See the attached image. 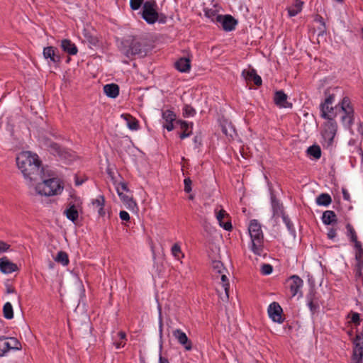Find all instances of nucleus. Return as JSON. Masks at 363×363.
I'll list each match as a JSON object with an SVG mask.
<instances>
[{
  "label": "nucleus",
  "instance_id": "f257e3e1",
  "mask_svg": "<svg viewBox=\"0 0 363 363\" xmlns=\"http://www.w3.org/2000/svg\"><path fill=\"white\" fill-rule=\"evenodd\" d=\"M16 163L23 177L31 181L37 182L38 178H43L45 172L41 167V162L36 154L29 151L21 152L16 157Z\"/></svg>",
  "mask_w": 363,
  "mask_h": 363
},
{
  "label": "nucleus",
  "instance_id": "f03ea898",
  "mask_svg": "<svg viewBox=\"0 0 363 363\" xmlns=\"http://www.w3.org/2000/svg\"><path fill=\"white\" fill-rule=\"evenodd\" d=\"M42 175L43 178H38V180H42V182L38 183L35 186V191L38 194L50 196L62 193L64 186L59 179L54 177L47 179L45 172Z\"/></svg>",
  "mask_w": 363,
  "mask_h": 363
},
{
  "label": "nucleus",
  "instance_id": "7ed1b4c3",
  "mask_svg": "<svg viewBox=\"0 0 363 363\" xmlns=\"http://www.w3.org/2000/svg\"><path fill=\"white\" fill-rule=\"evenodd\" d=\"M248 232L251 238V250L257 255H262L263 253V233L261 225L257 220L250 221Z\"/></svg>",
  "mask_w": 363,
  "mask_h": 363
},
{
  "label": "nucleus",
  "instance_id": "20e7f679",
  "mask_svg": "<svg viewBox=\"0 0 363 363\" xmlns=\"http://www.w3.org/2000/svg\"><path fill=\"white\" fill-rule=\"evenodd\" d=\"M121 50L128 57L136 55H145L147 52L142 40L136 37L124 40L122 43Z\"/></svg>",
  "mask_w": 363,
  "mask_h": 363
},
{
  "label": "nucleus",
  "instance_id": "39448f33",
  "mask_svg": "<svg viewBox=\"0 0 363 363\" xmlns=\"http://www.w3.org/2000/svg\"><path fill=\"white\" fill-rule=\"evenodd\" d=\"M156 8L155 0L147 1L143 4L142 17L149 24H153L158 20L159 13Z\"/></svg>",
  "mask_w": 363,
  "mask_h": 363
},
{
  "label": "nucleus",
  "instance_id": "423d86ee",
  "mask_svg": "<svg viewBox=\"0 0 363 363\" xmlns=\"http://www.w3.org/2000/svg\"><path fill=\"white\" fill-rule=\"evenodd\" d=\"M21 349L20 342L15 337H0V357L5 355L10 350Z\"/></svg>",
  "mask_w": 363,
  "mask_h": 363
},
{
  "label": "nucleus",
  "instance_id": "0eeeda50",
  "mask_svg": "<svg viewBox=\"0 0 363 363\" xmlns=\"http://www.w3.org/2000/svg\"><path fill=\"white\" fill-rule=\"evenodd\" d=\"M73 201H69L67 203V208L64 211V214L66 217L74 223L78 220L79 218V212L78 208L80 207L82 203L80 199L79 198H73Z\"/></svg>",
  "mask_w": 363,
  "mask_h": 363
},
{
  "label": "nucleus",
  "instance_id": "6e6552de",
  "mask_svg": "<svg viewBox=\"0 0 363 363\" xmlns=\"http://www.w3.org/2000/svg\"><path fill=\"white\" fill-rule=\"evenodd\" d=\"M353 343L354 347L352 363H363V335L362 333L357 334Z\"/></svg>",
  "mask_w": 363,
  "mask_h": 363
},
{
  "label": "nucleus",
  "instance_id": "1a4fd4ad",
  "mask_svg": "<svg viewBox=\"0 0 363 363\" xmlns=\"http://www.w3.org/2000/svg\"><path fill=\"white\" fill-rule=\"evenodd\" d=\"M328 121L323 125L322 135L325 140L331 144L337 132V125L334 120L327 119Z\"/></svg>",
  "mask_w": 363,
  "mask_h": 363
},
{
  "label": "nucleus",
  "instance_id": "9d476101",
  "mask_svg": "<svg viewBox=\"0 0 363 363\" xmlns=\"http://www.w3.org/2000/svg\"><path fill=\"white\" fill-rule=\"evenodd\" d=\"M216 23L225 31H231L235 28L237 21L230 15H218L216 16Z\"/></svg>",
  "mask_w": 363,
  "mask_h": 363
},
{
  "label": "nucleus",
  "instance_id": "9b49d317",
  "mask_svg": "<svg viewBox=\"0 0 363 363\" xmlns=\"http://www.w3.org/2000/svg\"><path fill=\"white\" fill-rule=\"evenodd\" d=\"M267 312L269 318L274 321L279 323H282L284 318L282 316L283 310L280 305L277 302H273L269 304Z\"/></svg>",
  "mask_w": 363,
  "mask_h": 363
},
{
  "label": "nucleus",
  "instance_id": "f8f14e48",
  "mask_svg": "<svg viewBox=\"0 0 363 363\" xmlns=\"http://www.w3.org/2000/svg\"><path fill=\"white\" fill-rule=\"evenodd\" d=\"M289 289L291 296L294 297L298 295L302 297L301 289L303 286V281L297 275H293L289 278Z\"/></svg>",
  "mask_w": 363,
  "mask_h": 363
},
{
  "label": "nucleus",
  "instance_id": "ddd939ff",
  "mask_svg": "<svg viewBox=\"0 0 363 363\" xmlns=\"http://www.w3.org/2000/svg\"><path fill=\"white\" fill-rule=\"evenodd\" d=\"M341 110L344 112L345 115L342 116L343 123L350 125L353 121V108L350 106V99L347 97L343 98L341 103Z\"/></svg>",
  "mask_w": 363,
  "mask_h": 363
},
{
  "label": "nucleus",
  "instance_id": "4468645a",
  "mask_svg": "<svg viewBox=\"0 0 363 363\" xmlns=\"http://www.w3.org/2000/svg\"><path fill=\"white\" fill-rule=\"evenodd\" d=\"M172 335L177 340V342L184 347L186 351H190L192 349V342L188 338L186 333L181 329H175L172 331Z\"/></svg>",
  "mask_w": 363,
  "mask_h": 363
},
{
  "label": "nucleus",
  "instance_id": "2eb2a0df",
  "mask_svg": "<svg viewBox=\"0 0 363 363\" xmlns=\"http://www.w3.org/2000/svg\"><path fill=\"white\" fill-rule=\"evenodd\" d=\"M216 218L219 225L226 230H230L233 228L231 222L228 219V214L223 209L215 210Z\"/></svg>",
  "mask_w": 363,
  "mask_h": 363
},
{
  "label": "nucleus",
  "instance_id": "dca6fc26",
  "mask_svg": "<svg viewBox=\"0 0 363 363\" xmlns=\"http://www.w3.org/2000/svg\"><path fill=\"white\" fill-rule=\"evenodd\" d=\"M0 271L3 274H11L18 271L16 264L11 262L7 257L0 258Z\"/></svg>",
  "mask_w": 363,
  "mask_h": 363
},
{
  "label": "nucleus",
  "instance_id": "f3484780",
  "mask_svg": "<svg viewBox=\"0 0 363 363\" xmlns=\"http://www.w3.org/2000/svg\"><path fill=\"white\" fill-rule=\"evenodd\" d=\"M287 95L284 91H277L274 93V101L279 108H291L292 104L287 101Z\"/></svg>",
  "mask_w": 363,
  "mask_h": 363
},
{
  "label": "nucleus",
  "instance_id": "a211bd4d",
  "mask_svg": "<svg viewBox=\"0 0 363 363\" xmlns=\"http://www.w3.org/2000/svg\"><path fill=\"white\" fill-rule=\"evenodd\" d=\"M220 277L221 283H220V289H218V292L220 294V291H224L225 294L223 296L222 294H219L220 298L223 301H228L229 298V282L227 276L225 275V272H223L222 274H219L217 275V278Z\"/></svg>",
  "mask_w": 363,
  "mask_h": 363
},
{
  "label": "nucleus",
  "instance_id": "6ab92c4d",
  "mask_svg": "<svg viewBox=\"0 0 363 363\" xmlns=\"http://www.w3.org/2000/svg\"><path fill=\"white\" fill-rule=\"evenodd\" d=\"M242 76L245 78L247 82H254V84L257 86H260L262 84V79L257 74L255 69H244L242 72Z\"/></svg>",
  "mask_w": 363,
  "mask_h": 363
},
{
  "label": "nucleus",
  "instance_id": "aec40b11",
  "mask_svg": "<svg viewBox=\"0 0 363 363\" xmlns=\"http://www.w3.org/2000/svg\"><path fill=\"white\" fill-rule=\"evenodd\" d=\"M43 57L45 59H50L51 62L54 63H58L60 62V56L57 53V49L52 46H48L43 49Z\"/></svg>",
  "mask_w": 363,
  "mask_h": 363
},
{
  "label": "nucleus",
  "instance_id": "412c9836",
  "mask_svg": "<svg viewBox=\"0 0 363 363\" xmlns=\"http://www.w3.org/2000/svg\"><path fill=\"white\" fill-rule=\"evenodd\" d=\"M162 118L166 122V123L163 125V127L168 131H172L174 128L173 122L176 120L175 113L171 110L163 111Z\"/></svg>",
  "mask_w": 363,
  "mask_h": 363
},
{
  "label": "nucleus",
  "instance_id": "4be33fe9",
  "mask_svg": "<svg viewBox=\"0 0 363 363\" xmlns=\"http://www.w3.org/2000/svg\"><path fill=\"white\" fill-rule=\"evenodd\" d=\"M174 67L180 72H189L191 69V60L181 57L174 63Z\"/></svg>",
  "mask_w": 363,
  "mask_h": 363
},
{
  "label": "nucleus",
  "instance_id": "5701e85b",
  "mask_svg": "<svg viewBox=\"0 0 363 363\" xmlns=\"http://www.w3.org/2000/svg\"><path fill=\"white\" fill-rule=\"evenodd\" d=\"M61 48L64 52L71 55H75L78 52L75 44L68 39H64L61 41Z\"/></svg>",
  "mask_w": 363,
  "mask_h": 363
},
{
  "label": "nucleus",
  "instance_id": "b1692460",
  "mask_svg": "<svg viewBox=\"0 0 363 363\" xmlns=\"http://www.w3.org/2000/svg\"><path fill=\"white\" fill-rule=\"evenodd\" d=\"M104 91L110 98L115 99L119 94V86L116 84H108L104 86Z\"/></svg>",
  "mask_w": 363,
  "mask_h": 363
},
{
  "label": "nucleus",
  "instance_id": "393cba45",
  "mask_svg": "<svg viewBox=\"0 0 363 363\" xmlns=\"http://www.w3.org/2000/svg\"><path fill=\"white\" fill-rule=\"evenodd\" d=\"M272 207L273 210V217H279L284 214V206L282 203H281L275 196H272Z\"/></svg>",
  "mask_w": 363,
  "mask_h": 363
},
{
  "label": "nucleus",
  "instance_id": "a878e982",
  "mask_svg": "<svg viewBox=\"0 0 363 363\" xmlns=\"http://www.w3.org/2000/svg\"><path fill=\"white\" fill-rule=\"evenodd\" d=\"M176 123L179 124L180 128L182 130V133L179 135L181 139H184L191 135L192 123H188L186 121L180 120L177 121Z\"/></svg>",
  "mask_w": 363,
  "mask_h": 363
},
{
  "label": "nucleus",
  "instance_id": "bb28decb",
  "mask_svg": "<svg viewBox=\"0 0 363 363\" xmlns=\"http://www.w3.org/2000/svg\"><path fill=\"white\" fill-rule=\"evenodd\" d=\"M121 118H123L127 123V126L132 130H137L139 129L138 121L128 113H123L121 115Z\"/></svg>",
  "mask_w": 363,
  "mask_h": 363
},
{
  "label": "nucleus",
  "instance_id": "cd10ccee",
  "mask_svg": "<svg viewBox=\"0 0 363 363\" xmlns=\"http://www.w3.org/2000/svg\"><path fill=\"white\" fill-rule=\"evenodd\" d=\"M322 220L323 223L325 225H333L336 223L337 221V216L333 211L328 210L323 212Z\"/></svg>",
  "mask_w": 363,
  "mask_h": 363
},
{
  "label": "nucleus",
  "instance_id": "c85d7f7f",
  "mask_svg": "<svg viewBox=\"0 0 363 363\" xmlns=\"http://www.w3.org/2000/svg\"><path fill=\"white\" fill-rule=\"evenodd\" d=\"M346 229L347 230V235L350 238V241L354 244V247L359 248L362 243L357 240V233L352 225L350 223H347L346 225Z\"/></svg>",
  "mask_w": 363,
  "mask_h": 363
},
{
  "label": "nucleus",
  "instance_id": "c756f323",
  "mask_svg": "<svg viewBox=\"0 0 363 363\" xmlns=\"http://www.w3.org/2000/svg\"><path fill=\"white\" fill-rule=\"evenodd\" d=\"M303 2L301 0H295L294 3L287 10L289 16H295L302 10Z\"/></svg>",
  "mask_w": 363,
  "mask_h": 363
},
{
  "label": "nucleus",
  "instance_id": "7c9ffc66",
  "mask_svg": "<svg viewBox=\"0 0 363 363\" xmlns=\"http://www.w3.org/2000/svg\"><path fill=\"white\" fill-rule=\"evenodd\" d=\"M332 202L331 196L326 193L320 194L317 198H316V203L318 206H329Z\"/></svg>",
  "mask_w": 363,
  "mask_h": 363
},
{
  "label": "nucleus",
  "instance_id": "2f4dec72",
  "mask_svg": "<svg viewBox=\"0 0 363 363\" xmlns=\"http://www.w3.org/2000/svg\"><path fill=\"white\" fill-rule=\"evenodd\" d=\"M45 145L47 147L48 150L53 155H60L61 147L60 146L52 141L45 140Z\"/></svg>",
  "mask_w": 363,
  "mask_h": 363
},
{
  "label": "nucleus",
  "instance_id": "473e14b6",
  "mask_svg": "<svg viewBox=\"0 0 363 363\" xmlns=\"http://www.w3.org/2000/svg\"><path fill=\"white\" fill-rule=\"evenodd\" d=\"M321 111V116L325 119H330L334 120V118L336 116V113L334 111V108L332 105L328 106V110H324L323 108H320Z\"/></svg>",
  "mask_w": 363,
  "mask_h": 363
},
{
  "label": "nucleus",
  "instance_id": "72a5a7b5",
  "mask_svg": "<svg viewBox=\"0 0 363 363\" xmlns=\"http://www.w3.org/2000/svg\"><path fill=\"white\" fill-rule=\"evenodd\" d=\"M55 260L63 266H67L69 262L68 255L64 251L58 252Z\"/></svg>",
  "mask_w": 363,
  "mask_h": 363
},
{
  "label": "nucleus",
  "instance_id": "f704fd0d",
  "mask_svg": "<svg viewBox=\"0 0 363 363\" xmlns=\"http://www.w3.org/2000/svg\"><path fill=\"white\" fill-rule=\"evenodd\" d=\"M117 191L121 199L125 204L128 205L129 207H133L136 205L135 202L131 197L124 194L123 192L121 191L119 187L117 188Z\"/></svg>",
  "mask_w": 363,
  "mask_h": 363
},
{
  "label": "nucleus",
  "instance_id": "c9c22d12",
  "mask_svg": "<svg viewBox=\"0 0 363 363\" xmlns=\"http://www.w3.org/2000/svg\"><path fill=\"white\" fill-rule=\"evenodd\" d=\"M307 153L316 160H318L321 157V150L318 145H312L309 147L307 150Z\"/></svg>",
  "mask_w": 363,
  "mask_h": 363
},
{
  "label": "nucleus",
  "instance_id": "e433bc0d",
  "mask_svg": "<svg viewBox=\"0 0 363 363\" xmlns=\"http://www.w3.org/2000/svg\"><path fill=\"white\" fill-rule=\"evenodd\" d=\"M4 316L6 319H11L13 317V307L11 303L7 302L3 308Z\"/></svg>",
  "mask_w": 363,
  "mask_h": 363
},
{
  "label": "nucleus",
  "instance_id": "4c0bfd02",
  "mask_svg": "<svg viewBox=\"0 0 363 363\" xmlns=\"http://www.w3.org/2000/svg\"><path fill=\"white\" fill-rule=\"evenodd\" d=\"M118 336L120 340L118 341L116 340L113 344H114V345L116 346V347L117 349H120V348L123 347L125 346V345L126 334L123 331H120L118 333Z\"/></svg>",
  "mask_w": 363,
  "mask_h": 363
},
{
  "label": "nucleus",
  "instance_id": "58836bf2",
  "mask_svg": "<svg viewBox=\"0 0 363 363\" xmlns=\"http://www.w3.org/2000/svg\"><path fill=\"white\" fill-rule=\"evenodd\" d=\"M314 296L315 295L313 292L310 293L307 296L308 306L313 313L315 312L318 308V304L317 302H315Z\"/></svg>",
  "mask_w": 363,
  "mask_h": 363
},
{
  "label": "nucleus",
  "instance_id": "ea45409f",
  "mask_svg": "<svg viewBox=\"0 0 363 363\" xmlns=\"http://www.w3.org/2000/svg\"><path fill=\"white\" fill-rule=\"evenodd\" d=\"M212 267L215 273V276H216V274L218 275L219 274H222L223 272H225L226 271L225 267H223V263L220 261H213L212 262Z\"/></svg>",
  "mask_w": 363,
  "mask_h": 363
},
{
  "label": "nucleus",
  "instance_id": "a19ab883",
  "mask_svg": "<svg viewBox=\"0 0 363 363\" xmlns=\"http://www.w3.org/2000/svg\"><path fill=\"white\" fill-rule=\"evenodd\" d=\"M172 255L177 259H180L184 257V254L182 252L181 247L178 243H175L171 249Z\"/></svg>",
  "mask_w": 363,
  "mask_h": 363
},
{
  "label": "nucleus",
  "instance_id": "79ce46f5",
  "mask_svg": "<svg viewBox=\"0 0 363 363\" xmlns=\"http://www.w3.org/2000/svg\"><path fill=\"white\" fill-rule=\"evenodd\" d=\"M357 252H356V259L357 261V266H359V271L362 270L363 267V249L362 245L359 248H356Z\"/></svg>",
  "mask_w": 363,
  "mask_h": 363
},
{
  "label": "nucleus",
  "instance_id": "37998d69",
  "mask_svg": "<svg viewBox=\"0 0 363 363\" xmlns=\"http://www.w3.org/2000/svg\"><path fill=\"white\" fill-rule=\"evenodd\" d=\"M334 98L335 96L333 94H329L325 99V101L320 104V108H323L324 110H328V106L333 104L334 101Z\"/></svg>",
  "mask_w": 363,
  "mask_h": 363
},
{
  "label": "nucleus",
  "instance_id": "c03bdc74",
  "mask_svg": "<svg viewBox=\"0 0 363 363\" xmlns=\"http://www.w3.org/2000/svg\"><path fill=\"white\" fill-rule=\"evenodd\" d=\"M92 205L96 208H101L104 206L105 199L104 196H99L96 199L92 200Z\"/></svg>",
  "mask_w": 363,
  "mask_h": 363
},
{
  "label": "nucleus",
  "instance_id": "a18cd8bd",
  "mask_svg": "<svg viewBox=\"0 0 363 363\" xmlns=\"http://www.w3.org/2000/svg\"><path fill=\"white\" fill-rule=\"evenodd\" d=\"M183 111L185 117L193 116L196 113L195 109L190 105H185Z\"/></svg>",
  "mask_w": 363,
  "mask_h": 363
},
{
  "label": "nucleus",
  "instance_id": "49530a36",
  "mask_svg": "<svg viewBox=\"0 0 363 363\" xmlns=\"http://www.w3.org/2000/svg\"><path fill=\"white\" fill-rule=\"evenodd\" d=\"M349 317L351 318V322L356 325H359L360 324V316L358 313L351 312Z\"/></svg>",
  "mask_w": 363,
  "mask_h": 363
},
{
  "label": "nucleus",
  "instance_id": "de8ad7c7",
  "mask_svg": "<svg viewBox=\"0 0 363 363\" xmlns=\"http://www.w3.org/2000/svg\"><path fill=\"white\" fill-rule=\"evenodd\" d=\"M273 271L272 266L269 264H263L261 268V272L264 275L270 274Z\"/></svg>",
  "mask_w": 363,
  "mask_h": 363
},
{
  "label": "nucleus",
  "instance_id": "09e8293b",
  "mask_svg": "<svg viewBox=\"0 0 363 363\" xmlns=\"http://www.w3.org/2000/svg\"><path fill=\"white\" fill-rule=\"evenodd\" d=\"M143 0H130V6L133 10H138L141 6Z\"/></svg>",
  "mask_w": 363,
  "mask_h": 363
},
{
  "label": "nucleus",
  "instance_id": "8fccbe9b",
  "mask_svg": "<svg viewBox=\"0 0 363 363\" xmlns=\"http://www.w3.org/2000/svg\"><path fill=\"white\" fill-rule=\"evenodd\" d=\"M184 191L189 193L191 191V180L190 178H186L184 181Z\"/></svg>",
  "mask_w": 363,
  "mask_h": 363
},
{
  "label": "nucleus",
  "instance_id": "3c124183",
  "mask_svg": "<svg viewBox=\"0 0 363 363\" xmlns=\"http://www.w3.org/2000/svg\"><path fill=\"white\" fill-rule=\"evenodd\" d=\"M218 15L215 11L209 10L206 11V16L211 18L213 22H216V16Z\"/></svg>",
  "mask_w": 363,
  "mask_h": 363
},
{
  "label": "nucleus",
  "instance_id": "603ef678",
  "mask_svg": "<svg viewBox=\"0 0 363 363\" xmlns=\"http://www.w3.org/2000/svg\"><path fill=\"white\" fill-rule=\"evenodd\" d=\"M9 248H10V245H9L8 243H6L2 240H0V253L8 251L9 250Z\"/></svg>",
  "mask_w": 363,
  "mask_h": 363
},
{
  "label": "nucleus",
  "instance_id": "864d4df0",
  "mask_svg": "<svg viewBox=\"0 0 363 363\" xmlns=\"http://www.w3.org/2000/svg\"><path fill=\"white\" fill-rule=\"evenodd\" d=\"M315 20L316 21L319 22L320 23V25L322 26V28H320L319 29L321 30L322 32H325V23L323 17L320 16H317Z\"/></svg>",
  "mask_w": 363,
  "mask_h": 363
},
{
  "label": "nucleus",
  "instance_id": "5fc2aeb1",
  "mask_svg": "<svg viewBox=\"0 0 363 363\" xmlns=\"http://www.w3.org/2000/svg\"><path fill=\"white\" fill-rule=\"evenodd\" d=\"M119 216H120V218L122 220H130V216H129V213L125 211H121L119 213Z\"/></svg>",
  "mask_w": 363,
  "mask_h": 363
},
{
  "label": "nucleus",
  "instance_id": "6e6d98bb",
  "mask_svg": "<svg viewBox=\"0 0 363 363\" xmlns=\"http://www.w3.org/2000/svg\"><path fill=\"white\" fill-rule=\"evenodd\" d=\"M286 228H287L288 230L289 231V233L291 235H295L296 230L294 227V224L291 221H289L287 223V224H286Z\"/></svg>",
  "mask_w": 363,
  "mask_h": 363
},
{
  "label": "nucleus",
  "instance_id": "4d7b16f0",
  "mask_svg": "<svg viewBox=\"0 0 363 363\" xmlns=\"http://www.w3.org/2000/svg\"><path fill=\"white\" fill-rule=\"evenodd\" d=\"M336 235H337L336 230L334 228L330 229L328 233V237L329 239H333L334 238H335Z\"/></svg>",
  "mask_w": 363,
  "mask_h": 363
},
{
  "label": "nucleus",
  "instance_id": "13d9d810",
  "mask_svg": "<svg viewBox=\"0 0 363 363\" xmlns=\"http://www.w3.org/2000/svg\"><path fill=\"white\" fill-rule=\"evenodd\" d=\"M342 194H343V198H344L345 200H350V194H349V193L347 191V190H345V189H342Z\"/></svg>",
  "mask_w": 363,
  "mask_h": 363
},
{
  "label": "nucleus",
  "instance_id": "bf43d9fd",
  "mask_svg": "<svg viewBox=\"0 0 363 363\" xmlns=\"http://www.w3.org/2000/svg\"><path fill=\"white\" fill-rule=\"evenodd\" d=\"M159 363H169V362L167 358L163 357L162 355H160L159 359Z\"/></svg>",
  "mask_w": 363,
  "mask_h": 363
},
{
  "label": "nucleus",
  "instance_id": "052dcab7",
  "mask_svg": "<svg viewBox=\"0 0 363 363\" xmlns=\"http://www.w3.org/2000/svg\"><path fill=\"white\" fill-rule=\"evenodd\" d=\"M281 217H282L283 221H284V223L285 224H287V223H288V222L291 221V220H290V219H289V218L288 217V216H287V215H286L285 213H284V214H283V215L281 216Z\"/></svg>",
  "mask_w": 363,
  "mask_h": 363
},
{
  "label": "nucleus",
  "instance_id": "680f3d73",
  "mask_svg": "<svg viewBox=\"0 0 363 363\" xmlns=\"http://www.w3.org/2000/svg\"><path fill=\"white\" fill-rule=\"evenodd\" d=\"M98 213H99V216H104L106 212H105V211L104 209V207L99 208Z\"/></svg>",
  "mask_w": 363,
  "mask_h": 363
},
{
  "label": "nucleus",
  "instance_id": "e2e57ef3",
  "mask_svg": "<svg viewBox=\"0 0 363 363\" xmlns=\"http://www.w3.org/2000/svg\"><path fill=\"white\" fill-rule=\"evenodd\" d=\"M356 277H360L362 276V270H360V272L359 271V266L357 264L356 265Z\"/></svg>",
  "mask_w": 363,
  "mask_h": 363
},
{
  "label": "nucleus",
  "instance_id": "0e129e2a",
  "mask_svg": "<svg viewBox=\"0 0 363 363\" xmlns=\"http://www.w3.org/2000/svg\"><path fill=\"white\" fill-rule=\"evenodd\" d=\"M121 189L123 190V191H128V187H127V185L124 183L121 184Z\"/></svg>",
  "mask_w": 363,
  "mask_h": 363
},
{
  "label": "nucleus",
  "instance_id": "69168bd1",
  "mask_svg": "<svg viewBox=\"0 0 363 363\" xmlns=\"http://www.w3.org/2000/svg\"><path fill=\"white\" fill-rule=\"evenodd\" d=\"M165 19H166L165 17H163V18H158L157 21H159L160 23H165Z\"/></svg>",
  "mask_w": 363,
  "mask_h": 363
},
{
  "label": "nucleus",
  "instance_id": "338daca9",
  "mask_svg": "<svg viewBox=\"0 0 363 363\" xmlns=\"http://www.w3.org/2000/svg\"><path fill=\"white\" fill-rule=\"evenodd\" d=\"M162 320H160V335H162Z\"/></svg>",
  "mask_w": 363,
  "mask_h": 363
},
{
  "label": "nucleus",
  "instance_id": "774afa93",
  "mask_svg": "<svg viewBox=\"0 0 363 363\" xmlns=\"http://www.w3.org/2000/svg\"><path fill=\"white\" fill-rule=\"evenodd\" d=\"M82 184V182H77V181L76 182V184H77V185H79V184Z\"/></svg>",
  "mask_w": 363,
  "mask_h": 363
}]
</instances>
